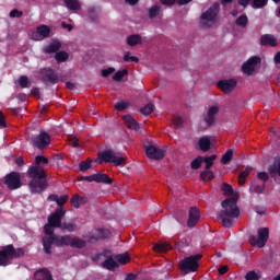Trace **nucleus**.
I'll use <instances>...</instances> for the list:
<instances>
[{
    "label": "nucleus",
    "mask_w": 280,
    "mask_h": 280,
    "mask_svg": "<svg viewBox=\"0 0 280 280\" xmlns=\"http://www.w3.org/2000/svg\"><path fill=\"white\" fill-rule=\"evenodd\" d=\"M26 174L31 178L28 183L31 194H43L49 185L47 179V172H45V166L31 165Z\"/></svg>",
    "instance_id": "f257e3e1"
},
{
    "label": "nucleus",
    "mask_w": 280,
    "mask_h": 280,
    "mask_svg": "<svg viewBox=\"0 0 280 280\" xmlns=\"http://www.w3.org/2000/svg\"><path fill=\"white\" fill-rule=\"evenodd\" d=\"M221 207L223 210L219 212V218L224 229L233 226L232 218H240V208H237V198L232 197L222 201Z\"/></svg>",
    "instance_id": "f03ea898"
},
{
    "label": "nucleus",
    "mask_w": 280,
    "mask_h": 280,
    "mask_svg": "<svg viewBox=\"0 0 280 280\" xmlns=\"http://www.w3.org/2000/svg\"><path fill=\"white\" fill-rule=\"evenodd\" d=\"M98 163H113L116 167H119V165H126V158L119 155L113 149H108L98 153Z\"/></svg>",
    "instance_id": "7ed1b4c3"
},
{
    "label": "nucleus",
    "mask_w": 280,
    "mask_h": 280,
    "mask_svg": "<svg viewBox=\"0 0 280 280\" xmlns=\"http://www.w3.org/2000/svg\"><path fill=\"white\" fill-rule=\"evenodd\" d=\"M200 259H202L201 254L185 257L179 261L182 272H185V275H188V272H198V268H200V264H198V261H200Z\"/></svg>",
    "instance_id": "20e7f679"
},
{
    "label": "nucleus",
    "mask_w": 280,
    "mask_h": 280,
    "mask_svg": "<svg viewBox=\"0 0 280 280\" xmlns=\"http://www.w3.org/2000/svg\"><path fill=\"white\" fill-rule=\"evenodd\" d=\"M258 237L255 235L249 236V244L250 246H258V248H264L270 238V229L268 228H260L257 231Z\"/></svg>",
    "instance_id": "39448f33"
},
{
    "label": "nucleus",
    "mask_w": 280,
    "mask_h": 280,
    "mask_svg": "<svg viewBox=\"0 0 280 280\" xmlns=\"http://www.w3.org/2000/svg\"><path fill=\"white\" fill-rule=\"evenodd\" d=\"M50 143L51 136L47 131H40L39 135L32 137L33 148H37V150H47Z\"/></svg>",
    "instance_id": "423d86ee"
},
{
    "label": "nucleus",
    "mask_w": 280,
    "mask_h": 280,
    "mask_svg": "<svg viewBox=\"0 0 280 280\" xmlns=\"http://www.w3.org/2000/svg\"><path fill=\"white\" fill-rule=\"evenodd\" d=\"M4 185L11 191L16 189H21L23 187V183L21 182V173L19 172H11L4 176Z\"/></svg>",
    "instance_id": "0eeeda50"
},
{
    "label": "nucleus",
    "mask_w": 280,
    "mask_h": 280,
    "mask_svg": "<svg viewBox=\"0 0 280 280\" xmlns=\"http://www.w3.org/2000/svg\"><path fill=\"white\" fill-rule=\"evenodd\" d=\"M40 78L44 84H58L60 82V78H58V73L56 70L51 68H43L40 69Z\"/></svg>",
    "instance_id": "6e6552de"
},
{
    "label": "nucleus",
    "mask_w": 280,
    "mask_h": 280,
    "mask_svg": "<svg viewBox=\"0 0 280 280\" xmlns=\"http://www.w3.org/2000/svg\"><path fill=\"white\" fill-rule=\"evenodd\" d=\"M67 210L65 208H57L55 212L48 217V224L55 226L56 229H61L62 226V218L66 215Z\"/></svg>",
    "instance_id": "1a4fd4ad"
},
{
    "label": "nucleus",
    "mask_w": 280,
    "mask_h": 280,
    "mask_svg": "<svg viewBox=\"0 0 280 280\" xmlns=\"http://www.w3.org/2000/svg\"><path fill=\"white\" fill-rule=\"evenodd\" d=\"M257 65H261V58L258 56L250 57L246 62L242 66V71L246 75H253L255 73V68Z\"/></svg>",
    "instance_id": "9d476101"
},
{
    "label": "nucleus",
    "mask_w": 280,
    "mask_h": 280,
    "mask_svg": "<svg viewBox=\"0 0 280 280\" xmlns=\"http://www.w3.org/2000/svg\"><path fill=\"white\" fill-rule=\"evenodd\" d=\"M145 154L148 159H151L153 161H161V159L165 158V150L151 144L145 147Z\"/></svg>",
    "instance_id": "9b49d317"
},
{
    "label": "nucleus",
    "mask_w": 280,
    "mask_h": 280,
    "mask_svg": "<svg viewBox=\"0 0 280 280\" xmlns=\"http://www.w3.org/2000/svg\"><path fill=\"white\" fill-rule=\"evenodd\" d=\"M14 245H7L0 250V266H8L10 259H13Z\"/></svg>",
    "instance_id": "f8f14e48"
},
{
    "label": "nucleus",
    "mask_w": 280,
    "mask_h": 280,
    "mask_svg": "<svg viewBox=\"0 0 280 280\" xmlns=\"http://www.w3.org/2000/svg\"><path fill=\"white\" fill-rule=\"evenodd\" d=\"M218 14H220V4L214 3L206 12L201 14V21H215Z\"/></svg>",
    "instance_id": "ddd939ff"
},
{
    "label": "nucleus",
    "mask_w": 280,
    "mask_h": 280,
    "mask_svg": "<svg viewBox=\"0 0 280 280\" xmlns=\"http://www.w3.org/2000/svg\"><path fill=\"white\" fill-rule=\"evenodd\" d=\"M110 235V231L107 229H96L90 233L89 242L93 244V242H100V240H106Z\"/></svg>",
    "instance_id": "4468645a"
},
{
    "label": "nucleus",
    "mask_w": 280,
    "mask_h": 280,
    "mask_svg": "<svg viewBox=\"0 0 280 280\" xmlns=\"http://www.w3.org/2000/svg\"><path fill=\"white\" fill-rule=\"evenodd\" d=\"M217 86L223 91V93H231L237 86V81L235 79L220 80Z\"/></svg>",
    "instance_id": "2eb2a0df"
},
{
    "label": "nucleus",
    "mask_w": 280,
    "mask_h": 280,
    "mask_svg": "<svg viewBox=\"0 0 280 280\" xmlns=\"http://www.w3.org/2000/svg\"><path fill=\"white\" fill-rule=\"evenodd\" d=\"M198 222H200V210H198L196 207H190L189 213H188L187 226L189 229H194V226H196Z\"/></svg>",
    "instance_id": "dca6fc26"
},
{
    "label": "nucleus",
    "mask_w": 280,
    "mask_h": 280,
    "mask_svg": "<svg viewBox=\"0 0 280 280\" xmlns=\"http://www.w3.org/2000/svg\"><path fill=\"white\" fill-rule=\"evenodd\" d=\"M51 34V28L47 25H40L35 31V36L33 39L35 40H44V38H49Z\"/></svg>",
    "instance_id": "f3484780"
},
{
    "label": "nucleus",
    "mask_w": 280,
    "mask_h": 280,
    "mask_svg": "<svg viewBox=\"0 0 280 280\" xmlns=\"http://www.w3.org/2000/svg\"><path fill=\"white\" fill-rule=\"evenodd\" d=\"M260 45L261 47H277L279 40H277L276 36L272 34H265L260 36Z\"/></svg>",
    "instance_id": "a211bd4d"
},
{
    "label": "nucleus",
    "mask_w": 280,
    "mask_h": 280,
    "mask_svg": "<svg viewBox=\"0 0 280 280\" xmlns=\"http://www.w3.org/2000/svg\"><path fill=\"white\" fill-rule=\"evenodd\" d=\"M47 200L49 202H56L58 206V209H62V207H65V205H67V202L69 201V195H62L59 197L56 194H51L47 197Z\"/></svg>",
    "instance_id": "6ab92c4d"
},
{
    "label": "nucleus",
    "mask_w": 280,
    "mask_h": 280,
    "mask_svg": "<svg viewBox=\"0 0 280 280\" xmlns=\"http://www.w3.org/2000/svg\"><path fill=\"white\" fill-rule=\"evenodd\" d=\"M219 112H220V107H218V106H211L208 109V113L205 117V121H206L207 126H213V124H215V115Z\"/></svg>",
    "instance_id": "aec40b11"
},
{
    "label": "nucleus",
    "mask_w": 280,
    "mask_h": 280,
    "mask_svg": "<svg viewBox=\"0 0 280 280\" xmlns=\"http://www.w3.org/2000/svg\"><path fill=\"white\" fill-rule=\"evenodd\" d=\"M68 246H71V248H85L86 241L78 236L71 237L68 235Z\"/></svg>",
    "instance_id": "412c9836"
},
{
    "label": "nucleus",
    "mask_w": 280,
    "mask_h": 280,
    "mask_svg": "<svg viewBox=\"0 0 280 280\" xmlns=\"http://www.w3.org/2000/svg\"><path fill=\"white\" fill-rule=\"evenodd\" d=\"M122 120L126 124L127 128L129 130H135L137 132V130H139V128H141L139 126V122L137 121V119H135L132 116L130 115H125L122 116Z\"/></svg>",
    "instance_id": "4be33fe9"
},
{
    "label": "nucleus",
    "mask_w": 280,
    "mask_h": 280,
    "mask_svg": "<svg viewBox=\"0 0 280 280\" xmlns=\"http://www.w3.org/2000/svg\"><path fill=\"white\" fill-rule=\"evenodd\" d=\"M102 268L105 270H109V272H114V270H117L119 268V262H117L113 257H107L103 262H102Z\"/></svg>",
    "instance_id": "5701e85b"
},
{
    "label": "nucleus",
    "mask_w": 280,
    "mask_h": 280,
    "mask_svg": "<svg viewBox=\"0 0 280 280\" xmlns=\"http://www.w3.org/2000/svg\"><path fill=\"white\" fill-rule=\"evenodd\" d=\"M35 280H54V276H51V271L47 268H42L34 273Z\"/></svg>",
    "instance_id": "b1692460"
},
{
    "label": "nucleus",
    "mask_w": 280,
    "mask_h": 280,
    "mask_svg": "<svg viewBox=\"0 0 280 280\" xmlns=\"http://www.w3.org/2000/svg\"><path fill=\"white\" fill-rule=\"evenodd\" d=\"M50 238L52 240V244H55V246H68V242H69V235H52L50 236Z\"/></svg>",
    "instance_id": "393cba45"
},
{
    "label": "nucleus",
    "mask_w": 280,
    "mask_h": 280,
    "mask_svg": "<svg viewBox=\"0 0 280 280\" xmlns=\"http://www.w3.org/2000/svg\"><path fill=\"white\" fill-rule=\"evenodd\" d=\"M142 43L143 39L139 34L129 35L127 37V45H129V47H137V45H141Z\"/></svg>",
    "instance_id": "a878e982"
},
{
    "label": "nucleus",
    "mask_w": 280,
    "mask_h": 280,
    "mask_svg": "<svg viewBox=\"0 0 280 280\" xmlns=\"http://www.w3.org/2000/svg\"><path fill=\"white\" fill-rule=\"evenodd\" d=\"M271 178L280 177V160H276L272 165L268 167Z\"/></svg>",
    "instance_id": "bb28decb"
},
{
    "label": "nucleus",
    "mask_w": 280,
    "mask_h": 280,
    "mask_svg": "<svg viewBox=\"0 0 280 280\" xmlns=\"http://www.w3.org/2000/svg\"><path fill=\"white\" fill-rule=\"evenodd\" d=\"M172 245L167 242L155 243L153 246V249L156 250V253H167V250H172Z\"/></svg>",
    "instance_id": "cd10ccee"
},
{
    "label": "nucleus",
    "mask_w": 280,
    "mask_h": 280,
    "mask_svg": "<svg viewBox=\"0 0 280 280\" xmlns=\"http://www.w3.org/2000/svg\"><path fill=\"white\" fill-rule=\"evenodd\" d=\"M198 143L202 152H209V150H211V139H209V137L200 138Z\"/></svg>",
    "instance_id": "c85d7f7f"
},
{
    "label": "nucleus",
    "mask_w": 280,
    "mask_h": 280,
    "mask_svg": "<svg viewBox=\"0 0 280 280\" xmlns=\"http://www.w3.org/2000/svg\"><path fill=\"white\" fill-rule=\"evenodd\" d=\"M95 183H103L104 185H113V178L106 174H95Z\"/></svg>",
    "instance_id": "c756f323"
},
{
    "label": "nucleus",
    "mask_w": 280,
    "mask_h": 280,
    "mask_svg": "<svg viewBox=\"0 0 280 280\" xmlns=\"http://www.w3.org/2000/svg\"><path fill=\"white\" fill-rule=\"evenodd\" d=\"M250 172H253V167L247 166L238 174V185H246V178L250 176Z\"/></svg>",
    "instance_id": "7c9ffc66"
},
{
    "label": "nucleus",
    "mask_w": 280,
    "mask_h": 280,
    "mask_svg": "<svg viewBox=\"0 0 280 280\" xmlns=\"http://www.w3.org/2000/svg\"><path fill=\"white\" fill-rule=\"evenodd\" d=\"M63 3L68 10L72 12H78L80 10V1L79 0H63Z\"/></svg>",
    "instance_id": "2f4dec72"
},
{
    "label": "nucleus",
    "mask_w": 280,
    "mask_h": 280,
    "mask_svg": "<svg viewBox=\"0 0 280 280\" xmlns=\"http://www.w3.org/2000/svg\"><path fill=\"white\" fill-rule=\"evenodd\" d=\"M86 202V198L80 197L79 195H73L71 198V205L74 207V209H80L82 205Z\"/></svg>",
    "instance_id": "473e14b6"
},
{
    "label": "nucleus",
    "mask_w": 280,
    "mask_h": 280,
    "mask_svg": "<svg viewBox=\"0 0 280 280\" xmlns=\"http://www.w3.org/2000/svg\"><path fill=\"white\" fill-rule=\"evenodd\" d=\"M42 242L46 255H51V246H54V241L51 240V236L44 237Z\"/></svg>",
    "instance_id": "72a5a7b5"
},
{
    "label": "nucleus",
    "mask_w": 280,
    "mask_h": 280,
    "mask_svg": "<svg viewBox=\"0 0 280 280\" xmlns=\"http://www.w3.org/2000/svg\"><path fill=\"white\" fill-rule=\"evenodd\" d=\"M61 47L62 44L60 42H52L45 48V54H56V51H59Z\"/></svg>",
    "instance_id": "f704fd0d"
},
{
    "label": "nucleus",
    "mask_w": 280,
    "mask_h": 280,
    "mask_svg": "<svg viewBox=\"0 0 280 280\" xmlns=\"http://www.w3.org/2000/svg\"><path fill=\"white\" fill-rule=\"evenodd\" d=\"M221 191H223V195L225 196H237V192L233 190V186L229 183H223L221 185Z\"/></svg>",
    "instance_id": "c9c22d12"
},
{
    "label": "nucleus",
    "mask_w": 280,
    "mask_h": 280,
    "mask_svg": "<svg viewBox=\"0 0 280 280\" xmlns=\"http://www.w3.org/2000/svg\"><path fill=\"white\" fill-rule=\"evenodd\" d=\"M128 261H130V254L124 253V254H118L116 256V262L120 266H126V264H128Z\"/></svg>",
    "instance_id": "e433bc0d"
},
{
    "label": "nucleus",
    "mask_w": 280,
    "mask_h": 280,
    "mask_svg": "<svg viewBox=\"0 0 280 280\" xmlns=\"http://www.w3.org/2000/svg\"><path fill=\"white\" fill-rule=\"evenodd\" d=\"M233 161V149H229L221 158L222 165H229Z\"/></svg>",
    "instance_id": "4c0bfd02"
},
{
    "label": "nucleus",
    "mask_w": 280,
    "mask_h": 280,
    "mask_svg": "<svg viewBox=\"0 0 280 280\" xmlns=\"http://www.w3.org/2000/svg\"><path fill=\"white\" fill-rule=\"evenodd\" d=\"M92 163H93V160H91L90 158L86 159V161H81L79 163V170L80 172H89V170H91L92 167Z\"/></svg>",
    "instance_id": "58836bf2"
},
{
    "label": "nucleus",
    "mask_w": 280,
    "mask_h": 280,
    "mask_svg": "<svg viewBox=\"0 0 280 280\" xmlns=\"http://www.w3.org/2000/svg\"><path fill=\"white\" fill-rule=\"evenodd\" d=\"M49 164V159H47V156L45 155H36L35 158V166L38 167H45L44 165H48Z\"/></svg>",
    "instance_id": "ea45409f"
},
{
    "label": "nucleus",
    "mask_w": 280,
    "mask_h": 280,
    "mask_svg": "<svg viewBox=\"0 0 280 280\" xmlns=\"http://www.w3.org/2000/svg\"><path fill=\"white\" fill-rule=\"evenodd\" d=\"M55 59H56V62H58V63L67 62V60H69V55L67 54V51L61 50V51L56 52Z\"/></svg>",
    "instance_id": "a19ab883"
},
{
    "label": "nucleus",
    "mask_w": 280,
    "mask_h": 280,
    "mask_svg": "<svg viewBox=\"0 0 280 280\" xmlns=\"http://www.w3.org/2000/svg\"><path fill=\"white\" fill-rule=\"evenodd\" d=\"M215 159H218V155L215 154L202 158V163H206V170H211V167H213V161H215Z\"/></svg>",
    "instance_id": "79ce46f5"
},
{
    "label": "nucleus",
    "mask_w": 280,
    "mask_h": 280,
    "mask_svg": "<svg viewBox=\"0 0 280 280\" xmlns=\"http://www.w3.org/2000/svg\"><path fill=\"white\" fill-rule=\"evenodd\" d=\"M161 14V5L155 4L149 9V19H156Z\"/></svg>",
    "instance_id": "37998d69"
},
{
    "label": "nucleus",
    "mask_w": 280,
    "mask_h": 280,
    "mask_svg": "<svg viewBox=\"0 0 280 280\" xmlns=\"http://www.w3.org/2000/svg\"><path fill=\"white\" fill-rule=\"evenodd\" d=\"M126 75H128V69L118 70V71L113 75V80H114L115 82H121V80H124V78H126Z\"/></svg>",
    "instance_id": "c03bdc74"
},
{
    "label": "nucleus",
    "mask_w": 280,
    "mask_h": 280,
    "mask_svg": "<svg viewBox=\"0 0 280 280\" xmlns=\"http://www.w3.org/2000/svg\"><path fill=\"white\" fill-rule=\"evenodd\" d=\"M200 178L201 180H213L215 178V174L209 170H206L203 172L200 173Z\"/></svg>",
    "instance_id": "a18cd8bd"
},
{
    "label": "nucleus",
    "mask_w": 280,
    "mask_h": 280,
    "mask_svg": "<svg viewBox=\"0 0 280 280\" xmlns=\"http://www.w3.org/2000/svg\"><path fill=\"white\" fill-rule=\"evenodd\" d=\"M60 229L62 231H69V233H73V232L78 231V226L74 223H67V222L61 223Z\"/></svg>",
    "instance_id": "49530a36"
},
{
    "label": "nucleus",
    "mask_w": 280,
    "mask_h": 280,
    "mask_svg": "<svg viewBox=\"0 0 280 280\" xmlns=\"http://www.w3.org/2000/svg\"><path fill=\"white\" fill-rule=\"evenodd\" d=\"M266 189V184H255L250 187V191H254V194L261 195L264 194V190Z\"/></svg>",
    "instance_id": "de8ad7c7"
},
{
    "label": "nucleus",
    "mask_w": 280,
    "mask_h": 280,
    "mask_svg": "<svg viewBox=\"0 0 280 280\" xmlns=\"http://www.w3.org/2000/svg\"><path fill=\"white\" fill-rule=\"evenodd\" d=\"M236 25L238 27H246V25H248V16L246 14L240 15L236 19Z\"/></svg>",
    "instance_id": "09e8293b"
},
{
    "label": "nucleus",
    "mask_w": 280,
    "mask_h": 280,
    "mask_svg": "<svg viewBox=\"0 0 280 280\" xmlns=\"http://www.w3.org/2000/svg\"><path fill=\"white\" fill-rule=\"evenodd\" d=\"M142 115H152L154 113V104L148 103L144 107L140 109Z\"/></svg>",
    "instance_id": "8fccbe9b"
},
{
    "label": "nucleus",
    "mask_w": 280,
    "mask_h": 280,
    "mask_svg": "<svg viewBox=\"0 0 280 280\" xmlns=\"http://www.w3.org/2000/svg\"><path fill=\"white\" fill-rule=\"evenodd\" d=\"M191 170H200L202 167V156H197L195 160L190 163Z\"/></svg>",
    "instance_id": "3c124183"
},
{
    "label": "nucleus",
    "mask_w": 280,
    "mask_h": 280,
    "mask_svg": "<svg viewBox=\"0 0 280 280\" xmlns=\"http://www.w3.org/2000/svg\"><path fill=\"white\" fill-rule=\"evenodd\" d=\"M268 5V0H253V8L256 10H261V8H266Z\"/></svg>",
    "instance_id": "603ef678"
},
{
    "label": "nucleus",
    "mask_w": 280,
    "mask_h": 280,
    "mask_svg": "<svg viewBox=\"0 0 280 280\" xmlns=\"http://www.w3.org/2000/svg\"><path fill=\"white\" fill-rule=\"evenodd\" d=\"M245 279L246 280H260L261 275L257 273L255 270H252L245 275Z\"/></svg>",
    "instance_id": "864d4df0"
},
{
    "label": "nucleus",
    "mask_w": 280,
    "mask_h": 280,
    "mask_svg": "<svg viewBox=\"0 0 280 280\" xmlns=\"http://www.w3.org/2000/svg\"><path fill=\"white\" fill-rule=\"evenodd\" d=\"M18 82L21 89H27L30 86V79L27 75H21Z\"/></svg>",
    "instance_id": "5fc2aeb1"
},
{
    "label": "nucleus",
    "mask_w": 280,
    "mask_h": 280,
    "mask_svg": "<svg viewBox=\"0 0 280 280\" xmlns=\"http://www.w3.org/2000/svg\"><path fill=\"white\" fill-rule=\"evenodd\" d=\"M56 226L51 225L50 223L45 224L44 226V233L45 235H49V237H51L54 234Z\"/></svg>",
    "instance_id": "6e6d98bb"
},
{
    "label": "nucleus",
    "mask_w": 280,
    "mask_h": 280,
    "mask_svg": "<svg viewBox=\"0 0 280 280\" xmlns=\"http://www.w3.org/2000/svg\"><path fill=\"white\" fill-rule=\"evenodd\" d=\"M124 61L125 62H139V59L135 56H131V52L130 51H127L125 52V56H124Z\"/></svg>",
    "instance_id": "4d7b16f0"
},
{
    "label": "nucleus",
    "mask_w": 280,
    "mask_h": 280,
    "mask_svg": "<svg viewBox=\"0 0 280 280\" xmlns=\"http://www.w3.org/2000/svg\"><path fill=\"white\" fill-rule=\"evenodd\" d=\"M10 19H21L23 16V11H20L19 9H13L9 13Z\"/></svg>",
    "instance_id": "13d9d810"
},
{
    "label": "nucleus",
    "mask_w": 280,
    "mask_h": 280,
    "mask_svg": "<svg viewBox=\"0 0 280 280\" xmlns=\"http://www.w3.org/2000/svg\"><path fill=\"white\" fill-rule=\"evenodd\" d=\"M88 14H89V18L91 19V21H97V12L95 11V8H90L88 10Z\"/></svg>",
    "instance_id": "bf43d9fd"
},
{
    "label": "nucleus",
    "mask_w": 280,
    "mask_h": 280,
    "mask_svg": "<svg viewBox=\"0 0 280 280\" xmlns=\"http://www.w3.org/2000/svg\"><path fill=\"white\" fill-rule=\"evenodd\" d=\"M68 141H69L70 145H72V148H80V140H78V138L69 137Z\"/></svg>",
    "instance_id": "052dcab7"
},
{
    "label": "nucleus",
    "mask_w": 280,
    "mask_h": 280,
    "mask_svg": "<svg viewBox=\"0 0 280 280\" xmlns=\"http://www.w3.org/2000/svg\"><path fill=\"white\" fill-rule=\"evenodd\" d=\"M257 176H258L259 180H262V183H265V184L268 183V179L270 178V176L266 172H259L257 174Z\"/></svg>",
    "instance_id": "680f3d73"
},
{
    "label": "nucleus",
    "mask_w": 280,
    "mask_h": 280,
    "mask_svg": "<svg viewBox=\"0 0 280 280\" xmlns=\"http://www.w3.org/2000/svg\"><path fill=\"white\" fill-rule=\"evenodd\" d=\"M126 108H128V103L126 102H118L115 104L116 110H126Z\"/></svg>",
    "instance_id": "e2e57ef3"
},
{
    "label": "nucleus",
    "mask_w": 280,
    "mask_h": 280,
    "mask_svg": "<svg viewBox=\"0 0 280 280\" xmlns=\"http://www.w3.org/2000/svg\"><path fill=\"white\" fill-rule=\"evenodd\" d=\"M78 180H86L88 183H95V174L79 177Z\"/></svg>",
    "instance_id": "0e129e2a"
},
{
    "label": "nucleus",
    "mask_w": 280,
    "mask_h": 280,
    "mask_svg": "<svg viewBox=\"0 0 280 280\" xmlns=\"http://www.w3.org/2000/svg\"><path fill=\"white\" fill-rule=\"evenodd\" d=\"M112 73H115V68H107L102 70L103 78H108L109 75H112Z\"/></svg>",
    "instance_id": "69168bd1"
},
{
    "label": "nucleus",
    "mask_w": 280,
    "mask_h": 280,
    "mask_svg": "<svg viewBox=\"0 0 280 280\" xmlns=\"http://www.w3.org/2000/svg\"><path fill=\"white\" fill-rule=\"evenodd\" d=\"M173 124H174V126H177V127L183 126V117L174 116L173 117Z\"/></svg>",
    "instance_id": "338daca9"
},
{
    "label": "nucleus",
    "mask_w": 280,
    "mask_h": 280,
    "mask_svg": "<svg viewBox=\"0 0 280 280\" xmlns=\"http://www.w3.org/2000/svg\"><path fill=\"white\" fill-rule=\"evenodd\" d=\"M23 255H25V252L23 250V248L14 249L13 259H16L19 257H23Z\"/></svg>",
    "instance_id": "774afa93"
}]
</instances>
